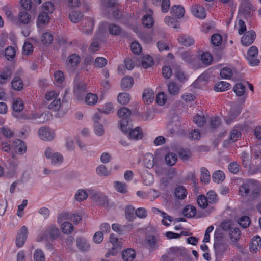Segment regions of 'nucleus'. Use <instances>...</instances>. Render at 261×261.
Wrapping results in <instances>:
<instances>
[{
  "instance_id": "obj_1",
  "label": "nucleus",
  "mask_w": 261,
  "mask_h": 261,
  "mask_svg": "<svg viewBox=\"0 0 261 261\" xmlns=\"http://www.w3.org/2000/svg\"><path fill=\"white\" fill-rule=\"evenodd\" d=\"M132 114V111L126 107H122L120 108L117 112V116L122 120L120 121V128L121 130H141L139 127H136L134 128L129 126L128 119Z\"/></svg>"
},
{
  "instance_id": "obj_2",
  "label": "nucleus",
  "mask_w": 261,
  "mask_h": 261,
  "mask_svg": "<svg viewBox=\"0 0 261 261\" xmlns=\"http://www.w3.org/2000/svg\"><path fill=\"white\" fill-rule=\"evenodd\" d=\"M45 157L51 160V164L54 166H59L64 161V157L60 152H53V149L48 147L44 152Z\"/></svg>"
},
{
  "instance_id": "obj_3",
  "label": "nucleus",
  "mask_w": 261,
  "mask_h": 261,
  "mask_svg": "<svg viewBox=\"0 0 261 261\" xmlns=\"http://www.w3.org/2000/svg\"><path fill=\"white\" fill-rule=\"evenodd\" d=\"M145 244L146 248L150 252H154L160 247L161 240L154 235L149 234L146 237Z\"/></svg>"
},
{
  "instance_id": "obj_4",
  "label": "nucleus",
  "mask_w": 261,
  "mask_h": 261,
  "mask_svg": "<svg viewBox=\"0 0 261 261\" xmlns=\"http://www.w3.org/2000/svg\"><path fill=\"white\" fill-rule=\"evenodd\" d=\"M59 235V229L54 225L48 226L45 229L43 234L42 236V239H50L51 241L56 239Z\"/></svg>"
},
{
  "instance_id": "obj_5",
  "label": "nucleus",
  "mask_w": 261,
  "mask_h": 261,
  "mask_svg": "<svg viewBox=\"0 0 261 261\" xmlns=\"http://www.w3.org/2000/svg\"><path fill=\"white\" fill-rule=\"evenodd\" d=\"M75 245L78 250L81 252H87L90 249V244L89 241L83 236L76 237Z\"/></svg>"
},
{
  "instance_id": "obj_6",
  "label": "nucleus",
  "mask_w": 261,
  "mask_h": 261,
  "mask_svg": "<svg viewBox=\"0 0 261 261\" xmlns=\"http://www.w3.org/2000/svg\"><path fill=\"white\" fill-rule=\"evenodd\" d=\"M249 200H253L261 196V185L256 180H252Z\"/></svg>"
},
{
  "instance_id": "obj_7",
  "label": "nucleus",
  "mask_w": 261,
  "mask_h": 261,
  "mask_svg": "<svg viewBox=\"0 0 261 261\" xmlns=\"http://www.w3.org/2000/svg\"><path fill=\"white\" fill-rule=\"evenodd\" d=\"M252 180H249L243 183L239 189V195L244 198L249 200L250 189H251Z\"/></svg>"
},
{
  "instance_id": "obj_8",
  "label": "nucleus",
  "mask_w": 261,
  "mask_h": 261,
  "mask_svg": "<svg viewBox=\"0 0 261 261\" xmlns=\"http://www.w3.org/2000/svg\"><path fill=\"white\" fill-rule=\"evenodd\" d=\"M27 236L28 228L25 226H23L19 230L16 239V245L18 247H21L24 245Z\"/></svg>"
},
{
  "instance_id": "obj_9",
  "label": "nucleus",
  "mask_w": 261,
  "mask_h": 261,
  "mask_svg": "<svg viewBox=\"0 0 261 261\" xmlns=\"http://www.w3.org/2000/svg\"><path fill=\"white\" fill-rule=\"evenodd\" d=\"M256 33L253 30H250L246 32L241 38V42L244 46H248L254 41Z\"/></svg>"
},
{
  "instance_id": "obj_10",
  "label": "nucleus",
  "mask_w": 261,
  "mask_h": 261,
  "mask_svg": "<svg viewBox=\"0 0 261 261\" xmlns=\"http://www.w3.org/2000/svg\"><path fill=\"white\" fill-rule=\"evenodd\" d=\"M91 198L97 205H103L107 201L106 196L100 192L92 191Z\"/></svg>"
},
{
  "instance_id": "obj_11",
  "label": "nucleus",
  "mask_w": 261,
  "mask_h": 261,
  "mask_svg": "<svg viewBox=\"0 0 261 261\" xmlns=\"http://www.w3.org/2000/svg\"><path fill=\"white\" fill-rule=\"evenodd\" d=\"M86 92V85L83 82L78 83L74 89V94L79 99H81Z\"/></svg>"
},
{
  "instance_id": "obj_12",
  "label": "nucleus",
  "mask_w": 261,
  "mask_h": 261,
  "mask_svg": "<svg viewBox=\"0 0 261 261\" xmlns=\"http://www.w3.org/2000/svg\"><path fill=\"white\" fill-rule=\"evenodd\" d=\"M261 247V237L258 235L253 237L249 245L251 252H256Z\"/></svg>"
},
{
  "instance_id": "obj_13",
  "label": "nucleus",
  "mask_w": 261,
  "mask_h": 261,
  "mask_svg": "<svg viewBox=\"0 0 261 261\" xmlns=\"http://www.w3.org/2000/svg\"><path fill=\"white\" fill-rule=\"evenodd\" d=\"M12 146L13 147H14L15 152L18 153L22 154L26 152L27 146L24 142L20 139L15 140L13 142Z\"/></svg>"
},
{
  "instance_id": "obj_14",
  "label": "nucleus",
  "mask_w": 261,
  "mask_h": 261,
  "mask_svg": "<svg viewBox=\"0 0 261 261\" xmlns=\"http://www.w3.org/2000/svg\"><path fill=\"white\" fill-rule=\"evenodd\" d=\"M192 14L199 18H204L206 16L205 9L201 6L195 5L191 8Z\"/></svg>"
},
{
  "instance_id": "obj_15",
  "label": "nucleus",
  "mask_w": 261,
  "mask_h": 261,
  "mask_svg": "<svg viewBox=\"0 0 261 261\" xmlns=\"http://www.w3.org/2000/svg\"><path fill=\"white\" fill-rule=\"evenodd\" d=\"M208 124L211 129H216L221 128L222 122L221 119L219 117L213 116L208 120Z\"/></svg>"
},
{
  "instance_id": "obj_16",
  "label": "nucleus",
  "mask_w": 261,
  "mask_h": 261,
  "mask_svg": "<svg viewBox=\"0 0 261 261\" xmlns=\"http://www.w3.org/2000/svg\"><path fill=\"white\" fill-rule=\"evenodd\" d=\"M170 13L172 16L177 18H181L184 15L185 9L180 5H174L171 8Z\"/></svg>"
},
{
  "instance_id": "obj_17",
  "label": "nucleus",
  "mask_w": 261,
  "mask_h": 261,
  "mask_svg": "<svg viewBox=\"0 0 261 261\" xmlns=\"http://www.w3.org/2000/svg\"><path fill=\"white\" fill-rule=\"evenodd\" d=\"M153 4L156 6H161L162 12L166 13L170 6V0H151Z\"/></svg>"
},
{
  "instance_id": "obj_18",
  "label": "nucleus",
  "mask_w": 261,
  "mask_h": 261,
  "mask_svg": "<svg viewBox=\"0 0 261 261\" xmlns=\"http://www.w3.org/2000/svg\"><path fill=\"white\" fill-rule=\"evenodd\" d=\"M18 20L23 24H28L31 21V15L25 11H20L17 16Z\"/></svg>"
},
{
  "instance_id": "obj_19",
  "label": "nucleus",
  "mask_w": 261,
  "mask_h": 261,
  "mask_svg": "<svg viewBox=\"0 0 261 261\" xmlns=\"http://www.w3.org/2000/svg\"><path fill=\"white\" fill-rule=\"evenodd\" d=\"M178 40L180 44L185 46H190L194 43V40L191 37L185 34L180 35Z\"/></svg>"
},
{
  "instance_id": "obj_20",
  "label": "nucleus",
  "mask_w": 261,
  "mask_h": 261,
  "mask_svg": "<svg viewBox=\"0 0 261 261\" xmlns=\"http://www.w3.org/2000/svg\"><path fill=\"white\" fill-rule=\"evenodd\" d=\"M39 138L44 141H51L55 138V132H38Z\"/></svg>"
},
{
  "instance_id": "obj_21",
  "label": "nucleus",
  "mask_w": 261,
  "mask_h": 261,
  "mask_svg": "<svg viewBox=\"0 0 261 261\" xmlns=\"http://www.w3.org/2000/svg\"><path fill=\"white\" fill-rule=\"evenodd\" d=\"M193 122L198 126L202 127L206 122V118L202 112L200 114L197 113L193 117Z\"/></svg>"
},
{
  "instance_id": "obj_22",
  "label": "nucleus",
  "mask_w": 261,
  "mask_h": 261,
  "mask_svg": "<svg viewBox=\"0 0 261 261\" xmlns=\"http://www.w3.org/2000/svg\"><path fill=\"white\" fill-rule=\"evenodd\" d=\"M143 163L146 168L151 169L154 166L156 161L152 154L147 153L144 156Z\"/></svg>"
},
{
  "instance_id": "obj_23",
  "label": "nucleus",
  "mask_w": 261,
  "mask_h": 261,
  "mask_svg": "<svg viewBox=\"0 0 261 261\" xmlns=\"http://www.w3.org/2000/svg\"><path fill=\"white\" fill-rule=\"evenodd\" d=\"M143 183L146 186H150L154 182L153 175L148 171H143L142 173Z\"/></svg>"
},
{
  "instance_id": "obj_24",
  "label": "nucleus",
  "mask_w": 261,
  "mask_h": 261,
  "mask_svg": "<svg viewBox=\"0 0 261 261\" xmlns=\"http://www.w3.org/2000/svg\"><path fill=\"white\" fill-rule=\"evenodd\" d=\"M135 251L130 248L124 250L122 253V258L125 261H132L135 258Z\"/></svg>"
},
{
  "instance_id": "obj_25",
  "label": "nucleus",
  "mask_w": 261,
  "mask_h": 261,
  "mask_svg": "<svg viewBox=\"0 0 261 261\" xmlns=\"http://www.w3.org/2000/svg\"><path fill=\"white\" fill-rule=\"evenodd\" d=\"M12 74V70L8 67L4 68L0 72V83L4 84L6 81L11 77Z\"/></svg>"
},
{
  "instance_id": "obj_26",
  "label": "nucleus",
  "mask_w": 261,
  "mask_h": 261,
  "mask_svg": "<svg viewBox=\"0 0 261 261\" xmlns=\"http://www.w3.org/2000/svg\"><path fill=\"white\" fill-rule=\"evenodd\" d=\"M108 18H113L115 19H120L122 16V12L119 8V5L111 10L110 13H105Z\"/></svg>"
},
{
  "instance_id": "obj_27",
  "label": "nucleus",
  "mask_w": 261,
  "mask_h": 261,
  "mask_svg": "<svg viewBox=\"0 0 261 261\" xmlns=\"http://www.w3.org/2000/svg\"><path fill=\"white\" fill-rule=\"evenodd\" d=\"M143 99L147 104L150 103L154 98V94L152 90L147 89L144 91Z\"/></svg>"
},
{
  "instance_id": "obj_28",
  "label": "nucleus",
  "mask_w": 261,
  "mask_h": 261,
  "mask_svg": "<svg viewBox=\"0 0 261 261\" xmlns=\"http://www.w3.org/2000/svg\"><path fill=\"white\" fill-rule=\"evenodd\" d=\"M118 5L116 0H106L103 3L105 13H110L111 10Z\"/></svg>"
},
{
  "instance_id": "obj_29",
  "label": "nucleus",
  "mask_w": 261,
  "mask_h": 261,
  "mask_svg": "<svg viewBox=\"0 0 261 261\" xmlns=\"http://www.w3.org/2000/svg\"><path fill=\"white\" fill-rule=\"evenodd\" d=\"M196 208L192 205H187L183 209V215L187 218H192L196 214Z\"/></svg>"
},
{
  "instance_id": "obj_30",
  "label": "nucleus",
  "mask_w": 261,
  "mask_h": 261,
  "mask_svg": "<svg viewBox=\"0 0 261 261\" xmlns=\"http://www.w3.org/2000/svg\"><path fill=\"white\" fill-rule=\"evenodd\" d=\"M214 247L216 253L221 255L227 250L228 247V244L223 243L221 242H215L214 244Z\"/></svg>"
},
{
  "instance_id": "obj_31",
  "label": "nucleus",
  "mask_w": 261,
  "mask_h": 261,
  "mask_svg": "<svg viewBox=\"0 0 261 261\" xmlns=\"http://www.w3.org/2000/svg\"><path fill=\"white\" fill-rule=\"evenodd\" d=\"M133 83L134 80L133 78L126 76L122 79L121 86L123 90H127L132 87Z\"/></svg>"
},
{
  "instance_id": "obj_32",
  "label": "nucleus",
  "mask_w": 261,
  "mask_h": 261,
  "mask_svg": "<svg viewBox=\"0 0 261 261\" xmlns=\"http://www.w3.org/2000/svg\"><path fill=\"white\" fill-rule=\"evenodd\" d=\"M109 32L112 35H119L122 32L121 28L116 24L111 23L108 27Z\"/></svg>"
},
{
  "instance_id": "obj_33",
  "label": "nucleus",
  "mask_w": 261,
  "mask_h": 261,
  "mask_svg": "<svg viewBox=\"0 0 261 261\" xmlns=\"http://www.w3.org/2000/svg\"><path fill=\"white\" fill-rule=\"evenodd\" d=\"M49 18L46 12L40 14L38 17L37 23L38 27H41L42 25L48 23Z\"/></svg>"
},
{
  "instance_id": "obj_34",
  "label": "nucleus",
  "mask_w": 261,
  "mask_h": 261,
  "mask_svg": "<svg viewBox=\"0 0 261 261\" xmlns=\"http://www.w3.org/2000/svg\"><path fill=\"white\" fill-rule=\"evenodd\" d=\"M174 194L176 198L184 199L187 196L186 190L183 186H179L175 189Z\"/></svg>"
},
{
  "instance_id": "obj_35",
  "label": "nucleus",
  "mask_w": 261,
  "mask_h": 261,
  "mask_svg": "<svg viewBox=\"0 0 261 261\" xmlns=\"http://www.w3.org/2000/svg\"><path fill=\"white\" fill-rule=\"evenodd\" d=\"M206 198L209 205L216 204L218 201L217 194L212 190L207 193Z\"/></svg>"
},
{
  "instance_id": "obj_36",
  "label": "nucleus",
  "mask_w": 261,
  "mask_h": 261,
  "mask_svg": "<svg viewBox=\"0 0 261 261\" xmlns=\"http://www.w3.org/2000/svg\"><path fill=\"white\" fill-rule=\"evenodd\" d=\"M229 234L232 242H237L240 238L241 232L238 228L232 227L230 229Z\"/></svg>"
},
{
  "instance_id": "obj_37",
  "label": "nucleus",
  "mask_w": 261,
  "mask_h": 261,
  "mask_svg": "<svg viewBox=\"0 0 261 261\" xmlns=\"http://www.w3.org/2000/svg\"><path fill=\"white\" fill-rule=\"evenodd\" d=\"M224 173L220 170L216 171L212 175V179L215 182L220 183L222 182L225 179Z\"/></svg>"
},
{
  "instance_id": "obj_38",
  "label": "nucleus",
  "mask_w": 261,
  "mask_h": 261,
  "mask_svg": "<svg viewBox=\"0 0 261 261\" xmlns=\"http://www.w3.org/2000/svg\"><path fill=\"white\" fill-rule=\"evenodd\" d=\"M230 85L229 83L221 81L217 83L215 86V90L217 92H223L227 90L230 88Z\"/></svg>"
},
{
  "instance_id": "obj_39",
  "label": "nucleus",
  "mask_w": 261,
  "mask_h": 261,
  "mask_svg": "<svg viewBox=\"0 0 261 261\" xmlns=\"http://www.w3.org/2000/svg\"><path fill=\"white\" fill-rule=\"evenodd\" d=\"M177 160V155L174 153H168L165 157L166 163L169 166H173L176 162Z\"/></svg>"
},
{
  "instance_id": "obj_40",
  "label": "nucleus",
  "mask_w": 261,
  "mask_h": 261,
  "mask_svg": "<svg viewBox=\"0 0 261 261\" xmlns=\"http://www.w3.org/2000/svg\"><path fill=\"white\" fill-rule=\"evenodd\" d=\"M123 133L129 139L134 140L140 139L143 137L142 132H123Z\"/></svg>"
},
{
  "instance_id": "obj_41",
  "label": "nucleus",
  "mask_w": 261,
  "mask_h": 261,
  "mask_svg": "<svg viewBox=\"0 0 261 261\" xmlns=\"http://www.w3.org/2000/svg\"><path fill=\"white\" fill-rule=\"evenodd\" d=\"M88 197L87 192L84 189L78 190L75 195L74 199L79 202L82 201L87 199Z\"/></svg>"
},
{
  "instance_id": "obj_42",
  "label": "nucleus",
  "mask_w": 261,
  "mask_h": 261,
  "mask_svg": "<svg viewBox=\"0 0 261 261\" xmlns=\"http://www.w3.org/2000/svg\"><path fill=\"white\" fill-rule=\"evenodd\" d=\"M51 116L50 113H43L34 119L35 123H43L47 122Z\"/></svg>"
},
{
  "instance_id": "obj_43",
  "label": "nucleus",
  "mask_w": 261,
  "mask_h": 261,
  "mask_svg": "<svg viewBox=\"0 0 261 261\" xmlns=\"http://www.w3.org/2000/svg\"><path fill=\"white\" fill-rule=\"evenodd\" d=\"M83 14L80 11H73L69 15V18L71 22L76 23L83 17Z\"/></svg>"
},
{
  "instance_id": "obj_44",
  "label": "nucleus",
  "mask_w": 261,
  "mask_h": 261,
  "mask_svg": "<svg viewBox=\"0 0 261 261\" xmlns=\"http://www.w3.org/2000/svg\"><path fill=\"white\" fill-rule=\"evenodd\" d=\"M201 182L205 184L208 183L210 180V174L208 170L205 167H202L200 169Z\"/></svg>"
},
{
  "instance_id": "obj_45",
  "label": "nucleus",
  "mask_w": 261,
  "mask_h": 261,
  "mask_svg": "<svg viewBox=\"0 0 261 261\" xmlns=\"http://www.w3.org/2000/svg\"><path fill=\"white\" fill-rule=\"evenodd\" d=\"M80 60V57L77 55L74 54L68 57L67 63L72 67H75L79 64Z\"/></svg>"
},
{
  "instance_id": "obj_46",
  "label": "nucleus",
  "mask_w": 261,
  "mask_h": 261,
  "mask_svg": "<svg viewBox=\"0 0 261 261\" xmlns=\"http://www.w3.org/2000/svg\"><path fill=\"white\" fill-rule=\"evenodd\" d=\"M117 100L119 103L125 105L130 101L129 94L126 93H121L118 95Z\"/></svg>"
},
{
  "instance_id": "obj_47",
  "label": "nucleus",
  "mask_w": 261,
  "mask_h": 261,
  "mask_svg": "<svg viewBox=\"0 0 261 261\" xmlns=\"http://www.w3.org/2000/svg\"><path fill=\"white\" fill-rule=\"evenodd\" d=\"M197 202L198 206L202 209L206 208L209 205L206 196L203 195H200L197 197Z\"/></svg>"
},
{
  "instance_id": "obj_48",
  "label": "nucleus",
  "mask_w": 261,
  "mask_h": 261,
  "mask_svg": "<svg viewBox=\"0 0 261 261\" xmlns=\"http://www.w3.org/2000/svg\"><path fill=\"white\" fill-rule=\"evenodd\" d=\"M168 90L170 94L176 95L179 92L180 87L175 82H172L168 85Z\"/></svg>"
},
{
  "instance_id": "obj_49",
  "label": "nucleus",
  "mask_w": 261,
  "mask_h": 261,
  "mask_svg": "<svg viewBox=\"0 0 261 261\" xmlns=\"http://www.w3.org/2000/svg\"><path fill=\"white\" fill-rule=\"evenodd\" d=\"M24 108L23 101L20 98L14 99L13 101V109L15 112H21Z\"/></svg>"
},
{
  "instance_id": "obj_50",
  "label": "nucleus",
  "mask_w": 261,
  "mask_h": 261,
  "mask_svg": "<svg viewBox=\"0 0 261 261\" xmlns=\"http://www.w3.org/2000/svg\"><path fill=\"white\" fill-rule=\"evenodd\" d=\"M98 100V97L96 94L91 93H88L85 97V102L88 105H95Z\"/></svg>"
},
{
  "instance_id": "obj_51",
  "label": "nucleus",
  "mask_w": 261,
  "mask_h": 261,
  "mask_svg": "<svg viewBox=\"0 0 261 261\" xmlns=\"http://www.w3.org/2000/svg\"><path fill=\"white\" fill-rule=\"evenodd\" d=\"M165 22L168 25L174 28H178L180 26L179 21L170 16H166L165 18Z\"/></svg>"
},
{
  "instance_id": "obj_52",
  "label": "nucleus",
  "mask_w": 261,
  "mask_h": 261,
  "mask_svg": "<svg viewBox=\"0 0 261 261\" xmlns=\"http://www.w3.org/2000/svg\"><path fill=\"white\" fill-rule=\"evenodd\" d=\"M61 228L64 233L69 234L73 231V226L70 222H64L62 224Z\"/></svg>"
},
{
  "instance_id": "obj_53",
  "label": "nucleus",
  "mask_w": 261,
  "mask_h": 261,
  "mask_svg": "<svg viewBox=\"0 0 261 261\" xmlns=\"http://www.w3.org/2000/svg\"><path fill=\"white\" fill-rule=\"evenodd\" d=\"M153 18L150 14L145 15L142 18V24L146 28H151L153 25Z\"/></svg>"
},
{
  "instance_id": "obj_54",
  "label": "nucleus",
  "mask_w": 261,
  "mask_h": 261,
  "mask_svg": "<svg viewBox=\"0 0 261 261\" xmlns=\"http://www.w3.org/2000/svg\"><path fill=\"white\" fill-rule=\"evenodd\" d=\"M12 86L15 90L20 91L23 88V83L19 77H15L11 82Z\"/></svg>"
},
{
  "instance_id": "obj_55",
  "label": "nucleus",
  "mask_w": 261,
  "mask_h": 261,
  "mask_svg": "<svg viewBox=\"0 0 261 261\" xmlns=\"http://www.w3.org/2000/svg\"><path fill=\"white\" fill-rule=\"evenodd\" d=\"M180 56L182 59L187 63H192L195 59L194 55L188 51L182 53Z\"/></svg>"
},
{
  "instance_id": "obj_56",
  "label": "nucleus",
  "mask_w": 261,
  "mask_h": 261,
  "mask_svg": "<svg viewBox=\"0 0 261 261\" xmlns=\"http://www.w3.org/2000/svg\"><path fill=\"white\" fill-rule=\"evenodd\" d=\"M245 86L242 83H237L233 88V91L238 96L244 95L245 92Z\"/></svg>"
},
{
  "instance_id": "obj_57",
  "label": "nucleus",
  "mask_w": 261,
  "mask_h": 261,
  "mask_svg": "<svg viewBox=\"0 0 261 261\" xmlns=\"http://www.w3.org/2000/svg\"><path fill=\"white\" fill-rule=\"evenodd\" d=\"M200 59L205 65H210L213 61V57L208 53H203L200 55Z\"/></svg>"
},
{
  "instance_id": "obj_58",
  "label": "nucleus",
  "mask_w": 261,
  "mask_h": 261,
  "mask_svg": "<svg viewBox=\"0 0 261 261\" xmlns=\"http://www.w3.org/2000/svg\"><path fill=\"white\" fill-rule=\"evenodd\" d=\"M238 222L240 226L245 228L250 225L251 221L249 217L244 216L239 219Z\"/></svg>"
},
{
  "instance_id": "obj_59",
  "label": "nucleus",
  "mask_w": 261,
  "mask_h": 261,
  "mask_svg": "<svg viewBox=\"0 0 261 261\" xmlns=\"http://www.w3.org/2000/svg\"><path fill=\"white\" fill-rule=\"evenodd\" d=\"M115 189L120 193H125L127 192L126 185L124 183L116 181L114 182Z\"/></svg>"
},
{
  "instance_id": "obj_60",
  "label": "nucleus",
  "mask_w": 261,
  "mask_h": 261,
  "mask_svg": "<svg viewBox=\"0 0 261 261\" xmlns=\"http://www.w3.org/2000/svg\"><path fill=\"white\" fill-rule=\"evenodd\" d=\"M153 64V60L152 57L148 55L144 56L142 60V65L145 68L151 67Z\"/></svg>"
},
{
  "instance_id": "obj_61",
  "label": "nucleus",
  "mask_w": 261,
  "mask_h": 261,
  "mask_svg": "<svg viewBox=\"0 0 261 261\" xmlns=\"http://www.w3.org/2000/svg\"><path fill=\"white\" fill-rule=\"evenodd\" d=\"M233 75V73L230 68L228 67H224L221 70L220 75L222 78L229 79Z\"/></svg>"
},
{
  "instance_id": "obj_62",
  "label": "nucleus",
  "mask_w": 261,
  "mask_h": 261,
  "mask_svg": "<svg viewBox=\"0 0 261 261\" xmlns=\"http://www.w3.org/2000/svg\"><path fill=\"white\" fill-rule=\"evenodd\" d=\"M53 37L51 34L48 32L44 33L41 37V41L45 45L50 44L52 43Z\"/></svg>"
},
{
  "instance_id": "obj_63",
  "label": "nucleus",
  "mask_w": 261,
  "mask_h": 261,
  "mask_svg": "<svg viewBox=\"0 0 261 261\" xmlns=\"http://www.w3.org/2000/svg\"><path fill=\"white\" fill-rule=\"evenodd\" d=\"M97 174L100 176H107L109 175V171L103 165H100L97 167L96 170Z\"/></svg>"
},
{
  "instance_id": "obj_64",
  "label": "nucleus",
  "mask_w": 261,
  "mask_h": 261,
  "mask_svg": "<svg viewBox=\"0 0 261 261\" xmlns=\"http://www.w3.org/2000/svg\"><path fill=\"white\" fill-rule=\"evenodd\" d=\"M34 261H45V258L43 251L40 249H37L34 253Z\"/></svg>"
}]
</instances>
